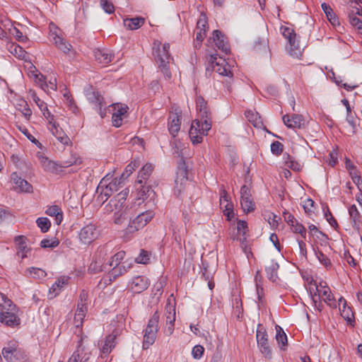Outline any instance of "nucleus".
I'll return each instance as SVG.
<instances>
[{
	"instance_id": "nucleus-42",
	"label": "nucleus",
	"mask_w": 362,
	"mask_h": 362,
	"mask_svg": "<svg viewBox=\"0 0 362 362\" xmlns=\"http://www.w3.org/2000/svg\"><path fill=\"white\" fill-rule=\"evenodd\" d=\"M16 108L22 112L27 120L30 119L32 115V110L25 100L23 99L18 100L16 103Z\"/></svg>"
},
{
	"instance_id": "nucleus-10",
	"label": "nucleus",
	"mask_w": 362,
	"mask_h": 362,
	"mask_svg": "<svg viewBox=\"0 0 362 362\" xmlns=\"http://www.w3.org/2000/svg\"><path fill=\"white\" fill-rule=\"evenodd\" d=\"M88 100L92 103L100 116L103 118L106 115L107 104L98 91L89 88L86 92Z\"/></svg>"
},
{
	"instance_id": "nucleus-16",
	"label": "nucleus",
	"mask_w": 362,
	"mask_h": 362,
	"mask_svg": "<svg viewBox=\"0 0 362 362\" xmlns=\"http://www.w3.org/2000/svg\"><path fill=\"white\" fill-rule=\"evenodd\" d=\"M2 355L8 362H17L23 358V353L16 343L8 344L4 346Z\"/></svg>"
},
{
	"instance_id": "nucleus-62",
	"label": "nucleus",
	"mask_w": 362,
	"mask_h": 362,
	"mask_svg": "<svg viewBox=\"0 0 362 362\" xmlns=\"http://www.w3.org/2000/svg\"><path fill=\"white\" fill-rule=\"evenodd\" d=\"M314 206V202L310 199H307L303 205L304 210L306 213L312 211V208Z\"/></svg>"
},
{
	"instance_id": "nucleus-44",
	"label": "nucleus",
	"mask_w": 362,
	"mask_h": 362,
	"mask_svg": "<svg viewBox=\"0 0 362 362\" xmlns=\"http://www.w3.org/2000/svg\"><path fill=\"white\" fill-rule=\"evenodd\" d=\"M276 339L279 345H281V349H283V346H285L287 344V337L285 332L283 331L281 327L276 326Z\"/></svg>"
},
{
	"instance_id": "nucleus-11",
	"label": "nucleus",
	"mask_w": 362,
	"mask_h": 362,
	"mask_svg": "<svg viewBox=\"0 0 362 362\" xmlns=\"http://www.w3.org/2000/svg\"><path fill=\"white\" fill-rule=\"evenodd\" d=\"M165 326L163 332L165 335L170 336L174 331L175 321V305L172 304L170 300L165 308Z\"/></svg>"
},
{
	"instance_id": "nucleus-22",
	"label": "nucleus",
	"mask_w": 362,
	"mask_h": 362,
	"mask_svg": "<svg viewBox=\"0 0 362 362\" xmlns=\"http://www.w3.org/2000/svg\"><path fill=\"white\" fill-rule=\"evenodd\" d=\"M211 57L213 59L211 62L212 68L215 72L221 76L232 77L233 74L230 69V66L224 59L221 58L218 62H215L214 60H216V57L214 55H211Z\"/></svg>"
},
{
	"instance_id": "nucleus-38",
	"label": "nucleus",
	"mask_w": 362,
	"mask_h": 362,
	"mask_svg": "<svg viewBox=\"0 0 362 362\" xmlns=\"http://www.w3.org/2000/svg\"><path fill=\"white\" fill-rule=\"evenodd\" d=\"M51 131L52 134L62 144L68 145L70 143L69 136L61 129H59L55 123L52 124Z\"/></svg>"
},
{
	"instance_id": "nucleus-20",
	"label": "nucleus",
	"mask_w": 362,
	"mask_h": 362,
	"mask_svg": "<svg viewBox=\"0 0 362 362\" xmlns=\"http://www.w3.org/2000/svg\"><path fill=\"white\" fill-rule=\"evenodd\" d=\"M82 340L81 338L76 350L69 358L68 362H90L91 354L82 346Z\"/></svg>"
},
{
	"instance_id": "nucleus-6",
	"label": "nucleus",
	"mask_w": 362,
	"mask_h": 362,
	"mask_svg": "<svg viewBox=\"0 0 362 362\" xmlns=\"http://www.w3.org/2000/svg\"><path fill=\"white\" fill-rule=\"evenodd\" d=\"M129 190L125 189L112 199L108 204L105 206L104 210L107 214L114 212L115 215L119 217L126 214L125 201L128 196Z\"/></svg>"
},
{
	"instance_id": "nucleus-1",
	"label": "nucleus",
	"mask_w": 362,
	"mask_h": 362,
	"mask_svg": "<svg viewBox=\"0 0 362 362\" xmlns=\"http://www.w3.org/2000/svg\"><path fill=\"white\" fill-rule=\"evenodd\" d=\"M197 110L200 117L199 119H195L189 131V136L193 144H197L202 141L203 136H206L211 128V113L208 109L206 102L202 96L196 99Z\"/></svg>"
},
{
	"instance_id": "nucleus-61",
	"label": "nucleus",
	"mask_w": 362,
	"mask_h": 362,
	"mask_svg": "<svg viewBox=\"0 0 362 362\" xmlns=\"http://www.w3.org/2000/svg\"><path fill=\"white\" fill-rule=\"evenodd\" d=\"M88 301V293L86 291H82L79 296V301L78 304H82L84 306H87Z\"/></svg>"
},
{
	"instance_id": "nucleus-28",
	"label": "nucleus",
	"mask_w": 362,
	"mask_h": 362,
	"mask_svg": "<svg viewBox=\"0 0 362 362\" xmlns=\"http://www.w3.org/2000/svg\"><path fill=\"white\" fill-rule=\"evenodd\" d=\"M50 37H52L55 45L64 53L67 54L72 49V45L59 36L56 31L50 30Z\"/></svg>"
},
{
	"instance_id": "nucleus-52",
	"label": "nucleus",
	"mask_w": 362,
	"mask_h": 362,
	"mask_svg": "<svg viewBox=\"0 0 362 362\" xmlns=\"http://www.w3.org/2000/svg\"><path fill=\"white\" fill-rule=\"evenodd\" d=\"M59 244V242L56 239H52V240L43 239L40 242V246L43 248H48V247L54 248V247H56L57 246H58Z\"/></svg>"
},
{
	"instance_id": "nucleus-15",
	"label": "nucleus",
	"mask_w": 362,
	"mask_h": 362,
	"mask_svg": "<svg viewBox=\"0 0 362 362\" xmlns=\"http://www.w3.org/2000/svg\"><path fill=\"white\" fill-rule=\"evenodd\" d=\"M237 233L233 236L231 238L235 240H238L240 243L241 247L243 249L245 252H246L247 247V237H248V226L247 223L243 220H239L237 222Z\"/></svg>"
},
{
	"instance_id": "nucleus-64",
	"label": "nucleus",
	"mask_w": 362,
	"mask_h": 362,
	"mask_svg": "<svg viewBox=\"0 0 362 362\" xmlns=\"http://www.w3.org/2000/svg\"><path fill=\"white\" fill-rule=\"evenodd\" d=\"M318 258L320 259V261L321 262V263H322L327 269H329V266H330L331 263H330V261L329 259L326 257L322 253H320V255L318 256Z\"/></svg>"
},
{
	"instance_id": "nucleus-48",
	"label": "nucleus",
	"mask_w": 362,
	"mask_h": 362,
	"mask_svg": "<svg viewBox=\"0 0 362 362\" xmlns=\"http://www.w3.org/2000/svg\"><path fill=\"white\" fill-rule=\"evenodd\" d=\"M9 33L19 42H25L28 40V37L16 27L12 26L9 28Z\"/></svg>"
},
{
	"instance_id": "nucleus-4",
	"label": "nucleus",
	"mask_w": 362,
	"mask_h": 362,
	"mask_svg": "<svg viewBox=\"0 0 362 362\" xmlns=\"http://www.w3.org/2000/svg\"><path fill=\"white\" fill-rule=\"evenodd\" d=\"M170 45L168 43L161 44L159 41L153 42V54L155 60L158 65L159 70L163 74L166 80L171 78V72L169 64L173 59L169 54Z\"/></svg>"
},
{
	"instance_id": "nucleus-60",
	"label": "nucleus",
	"mask_w": 362,
	"mask_h": 362,
	"mask_svg": "<svg viewBox=\"0 0 362 362\" xmlns=\"http://www.w3.org/2000/svg\"><path fill=\"white\" fill-rule=\"evenodd\" d=\"M224 207L225 210L223 211V214L228 217V220H230L231 217L233 216V204L231 203H227Z\"/></svg>"
},
{
	"instance_id": "nucleus-59",
	"label": "nucleus",
	"mask_w": 362,
	"mask_h": 362,
	"mask_svg": "<svg viewBox=\"0 0 362 362\" xmlns=\"http://www.w3.org/2000/svg\"><path fill=\"white\" fill-rule=\"evenodd\" d=\"M349 21L351 25L356 26L358 29L362 28V21L358 18L354 16V14L349 15Z\"/></svg>"
},
{
	"instance_id": "nucleus-51",
	"label": "nucleus",
	"mask_w": 362,
	"mask_h": 362,
	"mask_svg": "<svg viewBox=\"0 0 362 362\" xmlns=\"http://www.w3.org/2000/svg\"><path fill=\"white\" fill-rule=\"evenodd\" d=\"M153 191L149 186H144L141 184V188H138V195L139 199H145L149 197L150 194Z\"/></svg>"
},
{
	"instance_id": "nucleus-13",
	"label": "nucleus",
	"mask_w": 362,
	"mask_h": 362,
	"mask_svg": "<svg viewBox=\"0 0 362 362\" xmlns=\"http://www.w3.org/2000/svg\"><path fill=\"white\" fill-rule=\"evenodd\" d=\"M124 251H119L117 252L111 259V261L108 264H105L103 269H100L99 272H103V269L109 270V269H117L118 272H122V270H127V269H129V264L127 262H122V260L125 257Z\"/></svg>"
},
{
	"instance_id": "nucleus-26",
	"label": "nucleus",
	"mask_w": 362,
	"mask_h": 362,
	"mask_svg": "<svg viewBox=\"0 0 362 362\" xmlns=\"http://www.w3.org/2000/svg\"><path fill=\"white\" fill-rule=\"evenodd\" d=\"M284 124L291 129L301 128L303 125V118L301 115L293 114L291 115H285L283 116Z\"/></svg>"
},
{
	"instance_id": "nucleus-36",
	"label": "nucleus",
	"mask_w": 362,
	"mask_h": 362,
	"mask_svg": "<svg viewBox=\"0 0 362 362\" xmlns=\"http://www.w3.org/2000/svg\"><path fill=\"white\" fill-rule=\"evenodd\" d=\"M145 23V18L142 17H136L132 18H126L124 20V26L129 30H136L141 27Z\"/></svg>"
},
{
	"instance_id": "nucleus-45",
	"label": "nucleus",
	"mask_w": 362,
	"mask_h": 362,
	"mask_svg": "<svg viewBox=\"0 0 362 362\" xmlns=\"http://www.w3.org/2000/svg\"><path fill=\"white\" fill-rule=\"evenodd\" d=\"M37 226L40 228L42 233H46L49 230L51 226L50 221L46 217H40L36 220Z\"/></svg>"
},
{
	"instance_id": "nucleus-21",
	"label": "nucleus",
	"mask_w": 362,
	"mask_h": 362,
	"mask_svg": "<svg viewBox=\"0 0 362 362\" xmlns=\"http://www.w3.org/2000/svg\"><path fill=\"white\" fill-rule=\"evenodd\" d=\"M148 285V279L143 275H139L133 277L129 283V286L132 291L138 293L146 290Z\"/></svg>"
},
{
	"instance_id": "nucleus-53",
	"label": "nucleus",
	"mask_w": 362,
	"mask_h": 362,
	"mask_svg": "<svg viewBox=\"0 0 362 362\" xmlns=\"http://www.w3.org/2000/svg\"><path fill=\"white\" fill-rule=\"evenodd\" d=\"M204 351V348L202 345H196L192 348V355L194 359H199L202 358Z\"/></svg>"
},
{
	"instance_id": "nucleus-54",
	"label": "nucleus",
	"mask_w": 362,
	"mask_h": 362,
	"mask_svg": "<svg viewBox=\"0 0 362 362\" xmlns=\"http://www.w3.org/2000/svg\"><path fill=\"white\" fill-rule=\"evenodd\" d=\"M100 6L107 13H112L115 11L114 5L108 0H100Z\"/></svg>"
},
{
	"instance_id": "nucleus-9",
	"label": "nucleus",
	"mask_w": 362,
	"mask_h": 362,
	"mask_svg": "<svg viewBox=\"0 0 362 362\" xmlns=\"http://www.w3.org/2000/svg\"><path fill=\"white\" fill-rule=\"evenodd\" d=\"M122 182L117 179L115 178L110 181L108 175L104 177L100 182L97 191L100 192L98 199L103 202L107 200L115 192H117Z\"/></svg>"
},
{
	"instance_id": "nucleus-37",
	"label": "nucleus",
	"mask_w": 362,
	"mask_h": 362,
	"mask_svg": "<svg viewBox=\"0 0 362 362\" xmlns=\"http://www.w3.org/2000/svg\"><path fill=\"white\" fill-rule=\"evenodd\" d=\"M45 214L49 216H54V221L57 225H59L63 220V212L62 209L57 205L49 206L46 209Z\"/></svg>"
},
{
	"instance_id": "nucleus-14",
	"label": "nucleus",
	"mask_w": 362,
	"mask_h": 362,
	"mask_svg": "<svg viewBox=\"0 0 362 362\" xmlns=\"http://www.w3.org/2000/svg\"><path fill=\"white\" fill-rule=\"evenodd\" d=\"M257 342L258 347L261 351V353L264 356V357L267 358H272V351L268 342L267 334L265 329L260 327H258L257 330Z\"/></svg>"
},
{
	"instance_id": "nucleus-32",
	"label": "nucleus",
	"mask_w": 362,
	"mask_h": 362,
	"mask_svg": "<svg viewBox=\"0 0 362 362\" xmlns=\"http://www.w3.org/2000/svg\"><path fill=\"white\" fill-rule=\"evenodd\" d=\"M95 60L103 64H107L112 62L113 55L106 49H96L94 50Z\"/></svg>"
},
{
	"instance_id": "nucleus-63",
	"label": "nucleus",
	"mask_w": 362,
	"mask_h": 362,
	"mask_svg": "<svg viewBox=\"0 0 362 362\" xmlns=\"http://www.w3.org/2000/svg\"><path fill=\"white\" fill-rule=\"evenodd\" d=\"M119 274L114 275L112 276L111 274L107 273V275L104 276L102 279V281H103L105 285L110 284L112 281L115 279L117 276H118Z\"/></svg>"
},
{
	"instance_id": "nucleus-3",
	"label": "nucleus",
	"mask_w": 362,
	"mask_h": 362,
	"mask_svg": "<svg viewBox=\"0 0 362 362\" xmlns=\"http://www.w3.org/2000/svg\"><path fill=\"white\" fill-rule=\"evenodd\" d=\"M18 312L16 305L0 292V323L9 327H17L21 323Z\"/></svg>"
},
{
	"instance_id": "nucleus-23",
	"label": "nucleus",
	"mask_w": 362,
	"mask_h": 362,
	"mask_svg": "<svg viewBox=\"0 0 362 362\" xmlns=\"http://www.w3.org/2000/svg\"><path fill=\"white\" fill-rule=\"evenodd\" d=\"M25 240L26 238L22 235L17 236L15 238L16 255L21 259L27 257L28 254L30 253V248L28 247Z\"/></svg>"
},
{
	"instance_id": "nucleus-17",
	"label": "nucleus",
	"mask_w": 362,
	"mask_h": 362,
	"mask_svg": "<svg viewBox=\"0 0 362 362\" xmlns=\"http://www.w3.org/2000/svg\"><path fill=\"white\" fill-rule=\"evenodd\" d=\"M98 235L96 226L94 224L89 223L83 226L78 234L81 242L84 244H89L95 240Z\"/></svg>"
},
{
	"instance_id": "nucleus-39",
	"label": "nucleus",
	"mask_w": 362,
	"mask_h": 362,
	"mask_svg": "<svg viewBox=\"0 0 362 362\" xmlns=\"http://www.w3.org/2000/svg\"><path fill=\"white\" fill-rule=\"evenodd\" d=\"M153 167L151 163H146L139 172L138 178L136 182L141 185L146 182V180L151 175L153 172Z\"/></svg>"
},
{
	"instance_id": "nucleus-27",
	"label": "nucleus",
	"mask_w": 362,
	"mask_h": 362,
	"mask_svg": "<svg viewBox=\"0 0 362 362\" xmlns=\"http://www.w3.org/2000/svg\"><path fill=\"white\" fill-rule=\"evenodd\" d=\"M213 39L218 49L225 54H228L230 52V46L228 42L224 35L219 30H216L214 31Z\"/></svg>"
},
{
	"instance_id": "nucleus-58",
	"label": "nucleus",
	"mask_w": 362,
	"mask_h": 362,
	"mask_svg": "<svg viewBox=\"0 0 362 362\" xmlns=\"http://www.w3.org/2000/svg\"><path fill=\"white\" fill-rule=\"evenodd\" d=\"M349 213L351 218L356 222L359 218L358 211L355 205H352L349 209Z\"/></svg>"
},
{
	"instance_id": "nucleus-30",
	"label": "nucleus",
	"mask_w": 362,
	"mask_h": 362,
	"mask_svg": "<svg viewBox=\"0 0 362 362\" xmlns=\"http://www.w3.org/2000/svg\"><path fill=\"white\" fill-rule=\"evenodd\" d=\"M116 338L117 334H115L114 332L106 337L104 343L100 348L102 355L107 356L112 351L116 345Z\"/></svg>"
},
{
	"instance_id": "nucleus-50",
	"label": "nucleus",
	"mask_w": 362,
	"mask_h": 362,
	"mask_svg": "<svg viewBox=\"0 0 362 362\" xmlns=\"http://www.w3.org/2000/svg\"><path fill=\"white\" fill-rule=\"evenodd\" d=\"M291 228L294 233H299L303 238L306 237L305 228L298 221L294 224H291Z\"/></svg>"
},
{
	"instance_id": "nucleus-41",
	"label": "nucleus",
	"mask_w": 362,
	"mask_h": 362,
	"mask_svg": "<svg viewBox=\"0 0 362 362\" xmlns=\"http://www.w3.org/2000/svg\"><path fill=\"white\" fill-rule=\"evenodd\" d=\"M321 7L326 14V16L329 21L332 23L333 25H339V21L337 18L336 15L334 14L332 8L326 3H322L321 5Z\"/></svg>"
},
{
	"instance_id": "nucleus-29",
	"label": "nucleus",
	"mask_w": 362,
	"mask_h": 362,
	"mask_svg": "<svg viewBox=\"0 0 362 362\" xmlns=\"http://www.w3.org/2000/svg\"><path fill=\"white\" fill-rule=\"evenodd\" d=\"M11 180L16 185V189H18L21 192H31L33 191L32 185L25 180L22 179L16 173L11 174Z\"/></svg>"
},
{
	"instance_id": "nucleus-40",
	"label": "nucleus",
	"mask_w": 362,
	"mask_h": 362,
	"mask_svg": "<svg viewBox=\"0 0 362 362\" xmlns=\"http://www.w3.org/2000/svg\"><path fill=\"white\" fill-rule=\"evenodd\" d=\"M284 165L286 167L291 169L293 171H300L303 168V165L295 160L289 154L284 155Z\"/></svg>"
},
{
	"instance_id": "nucleus-34",
	"label": "nucleus",
	"mask_w": 362,
	"mask_h": 362,
	"mask_svg": "<svg viewBox=\"0 0 362 362\" xmlns=\"http://www.w3.org/2000/svg\"><path fill=\"white\" fill-rule=\"evenodd\" d=\"M88 310L87 306H84L83 305L77 304V309L74 315V324L76 327H80L82 326L83 319L86 315Z\"/></svg>"
},
{
	"instance_id": "nucleus-33",
	"label": "nucleus",
	"mask_w": 362,
	"mask_h": 362,
	"mask_svg": "<svg viewBox=\"0 0 362 362\" xmlns=\"http://www.w3.org/2000/svg\"><path fill=\"white\" fill-rule=\"evenodd\" d=\"M69 277L67 276H62L55 281V283L49 288V295H53L51 298L57 296L63 286L68 284Z\"/></svg>"
},
{
	"instance_id": "nucleus-46",
	"label": "nucleus",
	"mask_w": 362,
	"mask_h": 362,
	"mask_svg": "<svg viewBox=\"0 0 362 362\" xmlns=\"http://www.w3.org/2000/svg\"><path fill=\"white\" fill-rule=\"evenodd\" d=\"M138 167V165L136 162H132L128 165H127L124 173L122 174L119 179H118L121 182L122 180L127 178Z\"/></svg>"
},
{
	"instance_id": "nucleus-5",
	"label": "nucleus",
	"mask_w": 362,
	"mask_h": 362,
	"mask_svg": "<svg viewBox=\"0 0 362 362\" xmlns=\"http://www.w3.org/2000/svg\"><path fill=\"white\" fill-rule=\"evenodd\" d=\"M36 157L40 163L41 167L47 172L52 173H57L61 168H68L73 165H79L82 163L81 158L72 156L69 160H62L60 163H57L54 160H49L42 152H37Z\"/></svg>"
},
{
	"instance_id": "nucleus-24",
	"label": "nucleus",
	"mask_w": 362,
	"mask_h": 362,
	"mask_svg": "<svg viewBox=\"0 0 362 362\" xmlns=\"http://www.w3.org/2000/svg\"><path fill=\"white\" fill-rule=\"evenodd\" d=\"M181 125V111H177L169 117L168 129L170 134L175 137L180 131Z\"/></svg>"
},
{
	"instance_id": "nucleus-31",
	"label": "nucleus",
	"mask_w": 362,
	"mask_h": 362,
	"mask_svg": "<svg viewBox=\"0 0 362 362\" xmlns=\"http://www.w3.org/2000/svg\"><path fill=\"white\" fill-rule=\"evenodd\" d=\"M34 76L38 80L39 85L44 90H55L57 89V80L55 78H51L49 83H47L46 78L41 74H35Z\"/></svg>"
},
{
	"instance_id": "nucleus-2",
	"label": "nucleus",
	"mask_w": 362,
	"mask_h": 362,
	"mask_svg": "<svg viewBox=\"0 0 362 362\" xmlns=\"http://www.w3.org/2000/svg\"><path fill=\"white\" fill-rule=\"evenodd\" d=\"M304 281V286L313 296V300L315 298L322 299L327 305H334L335 300L331 293L327 284L321 279H318L313 273H300Z\"/></svg>"
},
{
	"instance_id": "nucleus-57",
	"label": "nucleus",
	"mask_w": 362,
	"mask_h": 362,
	"mask_svg": "<svg viewBox=\"0 0 362 362\" xmlns=\"http://www.w3.org/2000/svg\"><path fill=\"white\" fill-rule=\"evenodd\" d=\"M206 24H207V18L204 14L202 13L200 15L199 18L197 23V30L202 29V30H205Z\"/></svg>"
},
{
	"instance_id": "nucleus-19",
	"label": "nucleus",
	"mask_w": 362,
	"mask_h": 362,
	"mask_svg": "<svg viewBox=\"0 0 362 362\" xmlns=\"http://www.w3.org/2000/svg\"><path fill=\"white\" fill-rule=\"evenodd\" d=\"M240 204L246 213L255 209V203L251 197L250 191L246 185H243L240 189Z\"/></svg>"
},
{
	"instance_id": "nucleus-56",
	"label": "nucleus",
	"mask_w": 362,
	"mask_h": 362,
	"mask_svg": "<svg viewBox=\"0 0 362 362\" xmlns=\"http://www.w3.org/2000/svg\"><path fill=\"white\" fill-rule=\"evenodd\" d=\"M271 151L275 155H279L283 151V145L279 141H274L271 144Z\"/></svg>"
},
{
	"instance_id": "nucleus-55",
	"label": "nucleus",
	"mask_w": 362,
	"mask_h": 362,
	"mask_svg": "<svg viewBox=\"0 0 362 362\" xmlns=\"http://www.w3.org/2000/svg\"><path fill=\"white\" fill-rule=\"evenodd\" d=\"M346 121L350 126L348 133L349 135H354L356 132V124L351 114L347 115Z\"/></svg>"
},
{
	"instance_id": "nucleus-8",
	"label": "nucleus",
	"mask_w": 362,
	"mask_h": 362,
	"mask_svg": "<svg viewBox=\"0 0 362 362\" xmlns=\"http://www.w3.org/2000/svg\"><path fill=\"white\" fill-rule=\"evenodd\" d=\"M281 32L283 36L288 40L289 46L287 47V50L289 55L294 59H300L302 56V49L294 30L288 26H281Z\"/></svg>"
},
{
	"instance_id": "nucleus-43",
	"label": "nucleus",
	"mask_w": 362,
	"mask_h": 362,
	"mask_svg": "<svg viewBox=\"0 0 362 362\" xmlns=\"http://www.w3.org/2000/svg\"><path fill=\"white\" fill-rule=\"evenodd\" d=\"M340 301L343 300L344 301V306H343V309L341 310V316L349 323H351L353 322V318H354V313L353 312L351 311V308L349 307H346V300L343 298H341L339 299Z\"/></svg>"
},
{
	"instance_id": "nucleus-35",
	"label": "nucleus",
	"mask_w": 362,
	"mask_h": 362,
	"mask_svg": "<svg viewBox=\"0 0 362 362\" xmlns=\"http://www.w3.org/2000/svg\"><path fill=\"white\" fill-rule=\"evenodd\" d=\"M8 50L11 54H12L16 57L26 60L28 57L27 52L18 45L16 43H11L8 45Z\"/></svg>"
},
{
	"instance_id": "nucleus-7",
	"label": "nucleus",
	"mask_w": 362,
	"mask_h": 362,
	"mask_svg": "<svg viewBox=\"0 0 362 362\" xmlns=\"http://www.w3.org/2000/svg\"><path fill=\"white\" fill-rule=\"evenodd\" d=\"M160 315L158 311H156L149 319L147 326L144 330L143 349H148L156 341V334L158 331V322Z\"/></svg>"
},
{
	"instance_id": "nucleus-18",
	"label": "nucleus",
	"mask_w": 362,
	"mask_h": 362,
	"mask_svg": "<svg viewBox=\"0 0 362 362\" xmlns=\"http://www.w3.org/2000/svg\"><path fill=\"white\" fill-rule=\"evenodd\" d=\"M188 182L187 170L185 166V163L179 168L177 172L176 179L175 180V194L179 196L181 192L184 190L186 185Z\"/></svg>"
},
{
	"instance_id": "nucleus-12",
	"label": "nucleus",
	"mask_w": 362,
	"mask_h": 362,
	"mask_svg": "<svg viewBox=\"0 0 362 362\" xmlns=\"http://www.w3.org/2000/svg\"><path fill=\"white\" fill-rule=\"evenodd\" d=\"M112 107V122L115 127H119L122 124L123 119L127 116L128 106L124 103H114L110 105Z\"/></svg>"
},
{
	"instance_id": "nucleus-47",
	"label": "nucleus",
	"mask_w": 362,
	"mask_h": 362,
	"mask_svg": "<svg viewBox=\"0 0 362 362\" xmlns=\"http://www.w3.org/2000/svg\"><path fill=\"white\" fill-rule=\"evenodd\" d=\"M151 254L146 250H141L139 255L135 259V262L138 264H148Z\"/></svg>"
},
{
	"instance_id": "nucleus-49",
	"label": "nucleus",
	"mask_w": 362,
	"mask_h": 362,
	"mask_svg": "<svg viewBox=\"0 0 362 362\" xmlns=\"http://www.w3.org/2000/svg\"><path fill=\"white\" fill-rule=\"evenodd\" d=\"M30 97L41 111L47 110V104L37 95L35 92L30 91Z\"/></svg>"
},
{
	"instance_id": "nucleus-25",
	"label": "nucleus",
	"mask_w": 362,
	"mask_h": 362,
	"mask_svg": "<svg viewBox=\"0 0 362 362\" xmlns=\"http://www.w3.org/2000/svg\"><path fill=\"white\" fill-rule=\"evenodd\" d=\"M154 216L153 211H146L139 214L132 222L134 227L136 230H139L145 226Z\"/></svg>"
}]
</instances>
